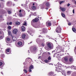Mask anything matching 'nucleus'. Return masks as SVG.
I'll list each match as a JSON object with an SVG mask.
<instances>
[{"mask_svg":"<svg viewBox=\"0 0 76 76\" xmlns=\"http://www.w3.org/2000/svg\"><path fill=\"white\" fill-rule=\"evenodd\" d=\"M12 28V27H11V26H9L8 27V29H11V28Z\"/></svg>","mask_w":76,"mask_h":76,"instance_id":"nucleus-29","label":"nucleus"},{"mask_svg":"<svg viewBox=\"0 0 76 76\" xmlns=\"http://www.w3.org/2000/svg\"><path fill=\"white\" fill-rule=\"evenodd\" d=\"M50 75H53V72H51L50 73Z\"/></svg>","mask_w":76,"mask_h":76,"instance_id":"nucleus-38","label":"nucleus"},{"mask_svg":"<svg viewBox=\"0 0 76 76\" xmlns=\"http://www.w3.org/2000/svg\"><path fill=\"white\" fill-rule=\"evenodd\" d=\"M19 24H20L19 22H17L15 23V25H19Z\"/></svg>","mask_w":76,"mask_h":76,"instance_id":"nucleus-18","label":"nucleus"},{"mask_svg":"<svg viewBox=\"0 0 76 76\" xmlns=\"http://www.w3.org/2000/svg\"><path fill=\"white\" fill-rule=\"evenodd\" d=\"M30 69H34V66L33 65H31L29 67Z\"/></svg>","mask_w":76,"mask_h":76,"instance_id":"nucleus-15","label":"nucleus"},{"mask_svg":"<svg viewBox=\"0 0 76 76\" xmlns=\"http://www.w3.org/2000/svg\"><path fill=\"white\" fill-rule=\"evenodd\" d=\"M60 9L61 10V11H62L63 12H64L65 10H66V8L64 7H60Z\"/></svg>","mask_w":76,"mask_h":76,"instance_id":"nucleus-8","label":"nucleus"},{"mask_svg":"<svg viewBox=\"0 0 76 76\" xmlns=\"http://www.w3.org/2000/svg\"><path fill=\"white\" fill-rule=\"evenodd\" d=\"M58 37H60V36L59 34H58Z\"/></svg>","mask_w":76,"mask_h":76,"instance_id":"nucleus-49","label":"nucleus"},{"mask_svg":"<svg viewBox=\"0 0 76 76\" xmlns=\"http://www.w3.org/2000/svg\"><path fill=\"white\" fill-rule=\"evenodd\" d=\"M7 24L8 25H9V23H7Z\"/></svg>","mask_w":76,"mask_h":76,"instance_id":"nucleus-46","label":"nucleus"},{"mask_svg":"<svg viewBox=\"0 0 76 76\" xmlns=\"http://www.w3.org/2000/svg\"><path fill=\"white\" fill-rule=\"evenodd\" d=\"M14 0V1H16V0Z\"/></svg>","mask_w":76,"mask_h":76,"instance_id":"nucleus-56","label":"nucleus"},{"mask_svg":"<svg viewBox=\"0 0 76 76\" xmlns=\"http://www.w3.org/2000/svg\"><path fill=\"white\" fill-rule=\"evenodd\" d=\"M61 28H60V26H58V27H57V28L56 29V31L57 33H60V32H61Z\"/></svg>","mask_w":76,"mask_h":76,"instance_id":"nucleus-1","label":"nucleus"},{"mask_svg":"<svg viewBox=\"0 0 76 76\" xmlns=\"http://www.w3.org/2000/svg\"><path fill=\"white\" fill-rule=\"evenodd\" d=\"M72 31L73 32H75L76 31V29L75 28H73L72 29Z\"/></svg>","mask_w":76,"mask_h":76,"instance_id":"nucleus-26","label":"nucleus"},{"mask_svg":"<svg viewBox=\"0 0 76 76\" xmlns=\"http://www.w3.org/2000/svg\"><path fill=\"white\" fill-rule=\"evenodd\" d=\"M23 71H24V72H25V73H27V71H26V69H24L23 70Z\"/></svg>","mask_w":76,"mask_h":76,"instance_id":"nucleus-27","label":"nucleus"},{"mask_svg":"<svg viewBox=\"0 0 76 76\" xmlns=\"http://www.w3.org/2000/svg\"><path fill=\"white\" fill-rule=\"evenodd\" d=\"M36 14V12H35L34 14V16H36V15H37Z\"/></svg>","mask_w":76,"mask_h":76,"instance_id":"nucleus-41","label":"nucleus"},{"mask_svg":"<svg viewBox=\"0 0 76 76\" xmlns=\"http://www.w3.org/2000/svg\"><path fill=\"white\" fill-rule=\"evenodd\" d=\"M68 25H69V26L71 25V23H69L68 24Z\"/></svg>","mask_w":76,"mask_h":76,"instance_id":"nucleus-42","label":"nucleus"},{"mask_svg":"<svg viewBox=\"0 0 76 76\" xmlns=\"http://www.w3.org/2000/svg\"><path fill=\"white\" fill-rule=\"evenodd\" d=\"M61 15L63 18H65V15L63 13L61 14Z\"/></svg>","mask_w":76,"mask_h":76,"instance_id":"nucleus-23","label":"nucleus"},{"mask_svg":"<svg viewBox=\"0 0 76 76\" xmlns=\"http://www.w3.org/2000/svg\"><path fill=\"white\" fill-rule=\"evenodd\" d=\"M7 12L9 14H11L12 13V11H11L8 10Z\"/></svg>","mask_w":76,"mask_h":76,"instance_id":"nucleus-25","label":"nucleus"},{"mask_svg":"<svg viewBox=\"0 0 76 76\" xmlns=\"http://www.w3.org/2000/svg\"><path fill=\"white\" fill-rule=\"evenodd\" d=\"M34 5H35V3H33V6H34Z\"/></svg>","mask_w":76,"mask_h":76,"instance_id":"nucleus-48","label":"nucleus"},{"mask_svg":"<svg viewBox=\"0 0 76 76\" xmlns=\"http://www.w3.org/2000/svg\"><path fill=\"white\" fill-rule=\"evenodd\" d=\"M73 61V58H69V61L70 62H72V61Z\"/></svg>","mask_w":76,"mask_h":76,"instance_id":"nucleus-13","label":"nucleus"},{"mask_svg":"<svg viewBox=\"0 0 76 76\" xmlns=\"http://www.w3.org/2000/svg\"><path fill=\"white\" fill-rule=\"evenodd\" d=\"M0 6H1V5H0Z\"/></svg>","mask_w":76,"mask_h":76,"instance_id":"nucleus-57","label":"nucleus"},{"mask_svg":"<svg viewBox=\"0 0 76 76\" xmlns=\"http://www.w3.org/2000/svg\"><path fill=\"white\" fill-rule=\"evenodd\" d=\"M67 73L68 75H70L71 73V72L70 71L68 72Z\"/></svg>","mask_w":76,"mask_h":76,"instance_id":"nucleus-31","label":"nucleus"},{"mask_svg":"<svg viewBox=\"0 0 76 76\" xmlns=\"http://www.w3.org/2000/svg\"><path fill=\"white\" fill-rule=\"evenodd\" d=\"M50 3L48 2H47L46 3V6L47 7H49L50 6Z\"/></svg>","mask_w":76,"mask_h":76,"instance_id":"nucleus-10","label":"nucleus"},{"mask_svg":"<svg viewBox=\"0 0 76 76\" xmlns=\"http://www.w3.org/2000/svg\"><path fill=\"white\" fill-rule=\"evenodd\" d=\"M39 20V19H38V18H36L33 20V22H38Z\"/></svg>","mask_w":76,"mask_h":76,"instance_id":"nucleus-7","label":"nucleus"},{"mask_svg":"<svg viewBox=\"0 0 76 76\" xmlns=\"http://www.w3.org/2000/svg\"><path fill=\"white\" fill-rule=\"evenodd\" d=\"M12 39H13V41H16V40L17 39L15 37H13Z\"/></svg>","mask_w":76,"mask_h":76,"instance_id":"nucleus-16","label":"nucleus"},{"mask_svg":"<svg viewBox=\"0 0 76 76\" xmlns=\"http://www.w3.org/2000/svg\"><path fill=\"white\" fill-rule=\"evenodd\" d=\"M22 30L23 31H25V27H24V26H23L22 27Z\"/></svg>","mask_w":76,"mask_h":76,"instance_id":"nucleus-12","label":"nucleus"},{"mask_svg":"<svg viewBox=\"0 0 76 76\" xmlns=\"http://www.w3.org/2000/svg\"><path fill=\"white\" fill-rule=\"evenodd\" d=\"M32 9H33V10H35V9H36V7L35 6H33L32 7Z\"/></svg>","mask_w":76,"mask_h":76,"instance_id":"nucleus-17","label":"nucleus"},{"mask_svg":"<svg viewBox=\"0 0 76 76\" xmlns=\"http://www.w3.org/2000/svg\"><path fill=\"white\" fill-rule=\"evenodd\" d=\"M59 54H58L57 55V56H59Z\"/></svg>","mask_w":76,"mask_h":76,"instance_id":"nucleus-54","label":"nucleus"},{"mask_svg":"<svg viewBox=\"0 0 76 76\" xmlns=\"http://www.w3.org/2000/svg\"><path fill=\"white\" fill-rule=\"evenodd\" d=\"M18 32V30L16 29H15L13 30V33L14 34H16Z\"/></svg>","mask_w":76,"mask_h":76,"instance_id":"nucleus-6","label":"nucleus"},{"mask_svg":"<svg viewBox=\"0 0 76 76\" xmlns=\"http://www.w3.org/2000/svg\"><path fill=\"white\" fill-rule=\"evenodd\" d=\"M45 33V32H44V31H43V33Z\"/></svg>","mask_w":76,"mask_h":76,"instance_id":"nucleus-53","label":"nucleus"},{"mask_svg":"<svg viewBox=\"0 0 76 76\" xmlns=\"http://www.w3.org/2000/svg\"><path fill=\"white\" fill-rule=\"evenodd\" d=\"M47 23H48V25L47 24V26H50L51 25V23H46V24H47Z\"/></svg>","mask_w":76,"mask_h":76,"instance_id":"nucleus-11","label":"nucleus"},{"mask_svg":"<svg viewBox=\"0 0 76 76\" xmlns=\"http://www.w3.org/2000/svg\"><path fill=\"white\" fill-rule=\"evenodd\" d=\"M73 1H74L75 4L76 5V1L75 0H74Z\"/></svg>","mask_w":76,"mask_h":76,"instance_id":"nucleus-36","label":"nucleus"},{"mask_svg":"<svg viewBox=\"0 0 76 76\" xmlns=\"http://www.w3.org/2000/svg\"><path fill=\"white\" fill-rule=\"evenodd\" d=\"M59 72H61L62 73V75H64L65 76H66V71H64L63 70L61 69L59 71Z\"/></svg>","mask_w":76,"mask_h":76,"instance_id":"nucleus-3","label":"nucleus"},{"mask_svg":"<svg viewBox=\"0 0 76 76\" xmlns=\"http://www.w3.org/2000/svg\"><path fill=\"white\" fill-rule=\"evenodd\" d=\"M3 64V63L2 62H0V66H1Z\"/></svg>","mask_w":76,"mask_h":76,"instance_id":"nucleus-33","label":"nucleus"},{"mask_svg":"<svg viewBox=\"0 0 76 76\" xmlns=\"http://www.w3.org/2000/svg\"><path fill=\"white\" fill-rule=\"evenodd\" d=\"M28 53H29V50H28Z\"/></svg>","mask_w":76,"mask_h":76,"instance_id":"nucleus-59","label":"nucleus"},{"mask_svg":"<svg viewBox=\"0 0 76 76\" xmlns=\"http://www.w3.org/2000/svg\"><path fill=\"white\" fill-rule=\"evenodd\" d=\"M25 37H26V35L25 34H23L22 35V38L23 39L25 38Z\"/></svg>","mask_w":76,"mask_h":76,"instance_id":"nucleus-19","label":"nucleus"},{"mask_svg":"<svg viewBox=\"0 0 76 76\" xmlns=\"http://www.w3.org/2000/svg\"><path fill=\"white\" fill-rule=\"evenodd\" d=\"M6 53L7 54H10V49H8L6 50Z\"/></svg>","mask_w":76,"mask_h":76,"instance_id":"nucleus-9","label":"nucleus"},{"mask_svg":"<svg viewBox=\"0 0 76 76\" xmlns=\"http://www.w3.org/2000/svg\"><path fill=\"white\" fill-rule=\"evenodd\" d=\"M21 10H20V11H19V12L20 13H21Z\"/></svg>","mask_w":76,"mask_h":76,"instance_id":"nucleus-47","label":"nucleus"},{"mask_svg":"<svg viewBox=\"0 0 76 76\" xmlns=\"http://www.w3.org/2000/svg\"><path fill=\"white\" fill-rule=\"evenodd\" d=\"M23 25H24L25 26H26V22H25L24 23H23Z\"/></svg>","mask_w":76,"mask_h":76,"instance_id":"nucleus-30","label":"nucleus"},{"mask_svg":"<svg viewBox=\"0 0 76 76\" xmlns=\"http://www.w3.org/2000/svg\"><path fill=\"white\" fill-rule=\"evenodd\" d=\"M22 6H23V5H22Z\"/></svg>","mask_w":76,"mask_h":76,"instance_id":"nucleus-60","label":"nucleus"},{"mask_svg":"<svg viewBox=\"0 0 76 76\" xmlns=\"http://www.w3.org/2000/svg\"><path fill=\"white\" fill-rule=\"evenodd\" d=\"M28 71H29V72H32V70H31V69H29Z\"/></svg>","mask_w":76,"mask_h":76,"instance_id":"nucleus-34","label":"nucleus"},{"mask_svg":"<svg viewBox=\"0 0 76 76\" xmlns=\"http://www.w3.org/2000/svg\"><path fill=\"white\" fill-rule=\"evenodd\" d=\"M19 16L20 17H22V16H23V15H22V14L21 13H20L19 14Z\"/></svg>","mask_w":76,"mask_h":76,"instance_id":"nucleus-22","label":"nucleus"},{"mask_svg":"<svg viewBox=\"0 0 76 76\" xmlns=\"http://www.w3.org/2000/svg\"><path fill=\"white\" fill-rule=\"evenodd\" d=\"M0 39H3V37L2 36H0Z\"/></svg>","mask_w":76,"mask_h":76,"instance_id":"nucleus-43","label":"nucleus"},{"mask_svg":"<svg viewBox=\"0 0 76 76\" xmlns=\"http://www.w3.org/2000/svg\"><path fill=\"white\" fill-rule=\"evenodd\" d=\"M58 68L56 69V71H58L60 70V67H61V64H60L58 63Z\"/></svg>","mask_w":76,"mask_h":76,"instance_id":"nucleus-4","label":"nucleus"},{"mask_svg":"<svg viewBox=\"0 0 76 76\" xmlns=\"http://www.w3.org/2000/svg\"><path fill=\"white\" fill-rule=\"evenodd\" d=\"M12 22H10L9 23V25H12Z\"/></svg>","mask_w":76,"mask_h":76,"instance_id":"nucleus-45","label":"nucleus"},{"mask_svg":"<svg viewBox=\"0 0 76 76\" xmlns=\"http://www.w3.org/2000/svg\"><path fill=\"white\" fill-rule=\"evenodd\" d=\"M48 47L50 49H53V45L50 43H48Z\"/></svg>","mask_w":76,"mask_h":76,"instance_id":"nucleus-2","label":"nucleus"},{"mask_svg":"<svg viewBox=\"0 0 76 76\" xmlns=\"http://www.w3.org/2000/svg\"><path fill=\"white\" fill-rule=\"evenodd\" d=\"M6 39L7 41H9L10 40V39L9 37H7L6 38Z\"/></svg>","mask_w":76,"mask_h":76,"instance_id":"nucleus-20","label":"nucleus"},{"mask_svg":"<svg viewBox=\"0 0 76 76\" xmlns=\"http://www.w3.org/2000/svg\"><path fill=\"white\" fill-rule=\"evenodd\" d=\"M70 4L68 3L67 4V6L68 7H69V6H70Z\"/></svg>","mask_w":76,"mask_h":76,"instance_id":"nucleus-39","label":"nucleus"},{"mask_svg":"<svg viewBox=\"0 0 76 76\" xmlns=\"http://www.w3.org/2000/svg\"><path fill=\"white\" fill-rule=\"evenodd\" d=\"M37 50V48L35 47L34 48V50L35 51V50Z\"/></svg>","mask_w":76,"mask_h":76,"instance_id":"nucleus-37","label":"nucleus"},{"mask_svg":"<svg viewBox=\"0 0 76 76\" xmlns=\"http://www.w3.org/2000/svg\"><path fill=\"white\" fill-rule=\"evenodd\" d=\"M45 63H48V61H49V60H45Z\"/></svg>","mask_w":76,"mask_h":76,"instance_id":"nucleus-28","label":"nucleus"},{"mask_svg":"<svg viewBox=\"0 0 76 76\" xmlns=\"http://www.w3.org/2000/svg\"><path fill=\"white\" fill-rule=\"evenodd\" d=\"M27 76H31V75H28Z\"/></svg>","mask_w":76,"mask_h":76,"instance_id":"nucleus-52","label":"nucleus"},{"mask_svg":"<svg viewBox=\"0 0 76 76\" xmlns=\"http://www.w3.org/2000/svg\"><path fill=\"white\" fill-rule=\"evenodd\" d=\"M30 43H32V42H31Z\"/></svg>","mask_w":76,"mask_h":76,"instance_id":"nucleus-58","label":"nucleus"},{"mask_svg":"<svg viewBox=\"0 0 76 76\" xmlns=\"http://www.w3.org/2000/svg\"><path fill=\"white\" fill-rule=\"evenodd\" d=\"M23 64L24 65H25V63H24Z\"/></svg>","mask_w":76,"mask_h":76,"instance_id":"nucleus-51","label":"nucleus"},{"mask_svg":"<svg viewBox=\"0 0 76 76\" xmlns=\"http://www.w3.org/2000/svg\"><path fill=\"white\" fill-rule=\"evenodd\" d=\"M48 59L49 60H51V57H50L49 56L48 58Z\"/></svg>","mask_w":76,"mask_h":76,"instance_id":"nucleus-35","label":"nucleus"},{"mask_svg":"<svg viewBox=\"0 0 76 76\" xmlns=\"http://www.w3.org/2000/svg\"><path fill=\"white\" fill-rule=\"evenodd\" d=\"M48 54H49V55H50V53L49 52L48 53Z\"/></svg>","mask_w":76,"mask_h":76,"instance_id":"nucleus-50","label":"nucleus"},{"mask_svg":"<svg viewBox=\"0 0 76 76\" xmlns=\"http://www.w3.org/2000/svg\"><path fill=\"white\" fill-rule=\"evenodd\" d=\"M8 33L9 35H10V34H11V32L10 31H8Z\"/></svg>","mask_w":76,"mask_h":76,"instance_id":"nucleus-32","label":"nucleus"},{"mask_svg":"<svg viewBox=\"0 0 76 76\" xmlns=\"http://www.w3.org/2000/svg\"><path fill=\"white\" fill-rule=\"evenodd\" d=\"M18 45H22V43L21 42H18Z\"/></svg>","mask_w":76,"mask_h":76,"instance_id":"nucleus-14","label":"nucleus"},{"mask_svg":"<svg viewBox=\"0 0 76 76\" xmlns=\"http://www.w3.org/2000/svg\"><path fill=\"white\" fill-rule=\"evenodd\" d=\"M64 61H63V62L64 63H65V62H67L68 61V58L67 57H65L64 58Z\"/></svg>","mask_w":76,"mask_h":76,"instance_id":"nucleus-5","label":"nucleus"},{"mask_svg":"<svg viewBox=\"0 0 76 76\" xmlns=\"http://www.w3.org/2000/svg\"><path fill=\"white\" fill-rule=\"evenodd\" d=\"M42 45L43 47H44V44L43 43H42Z\"/></svg>","mask_w":76,"mask_h":76,"instance_id":"nucleus-44","label":"nucleus"},{"mask_svg":"<svg viewBox=\"0 0 76 76\" xmlns=\"http://www.w3.org/2000/svg\"><path fill=\"white\" fill-rule=\"evenodd\" d=\"M48 9V8H46V9Z\"/></svg>","mask_w":76,"mask_h":76,"instance_id":"nucleus-55","label":"nucleus"},{"mask_svg":"<svg viewBox=\"0 0 76 76\" xmlns=\"http://www.w3.org/2000/svg\"><path fill=\"white\" fill-rule=\"evenodd\" d=\"M71 67H72V68H74V69H75V70H76V67L75 66H71Z\"/></svg>","mask_w":76,"mask_h":76,"instance_id":"nucleus-24","label":"nucleus"},{"mask_svg":"<svg viewBox=\"0 0 76 76\" xmlns=\"http://www.w3.org/2000/svg\"><path fill=\"white\" fill-rule=\"evenodd\" d=\"M72 12L73 13H75V10H73V11H72Z\"/></svg>","mask_w":76,"mask_h":76,"instance_id":"nucleus-40","label":"nucleus"},{"mask_svg":"<svg viewBox=\"0 0 76 76\" xmlns=\"http://www.w3.org/2000/svg\"><path fill=\"white\" fill-rule=\"evenodd\" d=\"M64 3V1H61L60 2L59 4H61L62 3Z\"/></svg>","mask_w":76,"mask_h":76,"instance_id":"nucleus-21","label":"nucleus"}]
</instances>
